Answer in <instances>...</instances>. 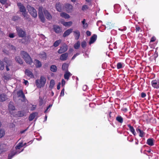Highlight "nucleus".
<instances>
[{
  "label": "nucleus",
  "instance_id": "f257e3e1",
  "mask_svg": "<svg viewBox=\"0 0 159 159\" xmlns=\"http://www.w3.org/2000/svg\"><path fill=\"white\" fill-rule=\"evenodd\" d=\"M20 54L27 63L30 65L32 64L33 63L32 59L27 52L24 51H21Z\"/></svg>",
  "mask_w": 159,
  "mask_h": 159
},
{
  "label": "nucleus",
  "instance_id": "f03ea898",
  "mask_svg": "<svg viewBox=\"0 0 159 159\" xmlns=\"http://www.w3.org/2000/svg\"><path fill=\"white\" fill-rule=\"evenodd\" d=\"M46 79L43 76H41L39 80H36V84L38 88H41L43 87L46 83Z\"/></svg>",
  "mask_w": 159,
  "mask_h": 159
},
{
  "label": "nucleus",
  "instance_id": "7ed1b4c3",
  "mask_svg": "<svg viewBox=\"0 0 159 159\" xmlns=\"http://www.w3.org/2000/svg\"><path fill=\"white\" fill-rule=\"evenodd\" d=\"M16 30L17 32V34L20 37L23 38L25 36L26 33L25 31L23 30L20 27L17 26Z\"/></svg>",
  "mask_w": 159,
  "mask_h": 159
},
{
  "label": "nucleus",
  "instance_id": "20e7f679",
  "mask_svg": "<svg viewBox=\"0 0 159 159\" xmlns=\"http://www.w3.org/2000/svg\"><path fill=\"white\" fill-rule=\"evenodd\" d=\"M28 11L31 15L34 18L37 17V11L33 7L30 6L28 7Z\"/></svg>",
  "mask_w": 159,
  "mask_h": 159
},
{
  "label": "nucleus",
  "instance_id": "39448f33",
  "mask_svg": "<svg viewBox=\"0 0 159 159\" xmlns=\"http://www.w3.org/2000/svg\"><path fill=\"white\" fill-rule=\"evenodd\" d=\"M19 7L20 11L22 13V15L27 13L25 7L21 2H18L17 4Z\"/></svg>",
  "mask_w": 159,
  "mask_h": 159
},
{
  "label": "nucleus",
  "instance_id": "423d86ee",
  "mask_svg": "<svg viewBox=\"0 0 159 159\" xmlns=\"http://www.w3.org/2000/svg\"><path fill=\"white\" fill-rule=\"evenodd\" d=\"M52 27L54 31L57 34H60L62 32L61 27L58 25H53Z\"/></svg>",
  "mask_w": 159,
  "mask_h": 159
},
{
  "label": "nucleus",
  "instance_id": "0eeeda50",
  "mask_svg": "<svg viewBox=\"0 0 159 159\" xmlns=\"http://www.w3.org/2000/svg\"><path fill=\"white\" fill-rule=\"evenodd\" d=\"M42 7L39 8V11L38 12V15L39 19L42 22H44L45 20V18L43 14L42 10Z\"/></svg>",
  "mask_w": 159,
  "mask_h": 159
},
{
  "label": "nucleus",
  "instance_id": "6e6552de",
  "mask_svg": "<svg viewBox=\"0 0 159 159\" xmlns=\"http://www.w3.org/2000/svg\"><path fill=\"white\" fill-rule=\"evenodd\" d=\"M68 49L67 45L66 44H64L62 47L58 50V52L59 54H61L65 52Z\"/></svg>",
  "mask_w": 159,
  "mask_h": 159
},
{
  "label": "nucleus",
  "instance_id": "1a4fd4ad",
  "mask_svg": "<svg viewBox=\"0 0 159 159\" xmlns=\"http://www.w3.org/2000/svg\"><path fill=\"white\" fill-rule=\"evenodd\" d=\"M151 85L154 88H159V80H152L151 82Z\"/></svg>",
  "mask_w": 159,
  "mask_h": 159
},
{
  "label": "nucleus",
  "instance_id": "9d476101",
  "mask_svg": "<svg viewBox=\"0 0 159 159\" xmlns=\"http://www.w3.org/2000/svg\"><path fill=\"white\" fill-rule=\"evenodd\" d=\"M3 62H5L7 64L6 66V68L7 70L8 71L10 70L8 67L11 65V61L10 60H9L7 59V58L5 57L3 60Z\"/></svg>",
  "mask_w": 159,
  "mask_h": 159
},
{
  "label": "nucleus",
  "instance_id": "9b49d317",
  "mask_svg": "<svg viewBox=\"0 0 159 159\" xmlns=\"http://www.w3.org/2000/svg\"><path fill=\"white\" fill-rule=\"evenodd\" d=\"M13 104V102H11L9 103L8 105V109L9 112L11 114L13 113V111L15 110L16 109L15 107Z\"/></svg>",
  "mask_w": 159,
  "mask_h": 159
},
{
  "label": "nucleus",
  "instance_id": "f8f14e48",
  "mask_svg": "<svg viewBox=\"0 0 159 159\" xmlns=\"http://www.w3.org/2000/svg\"><path fill=\"white\" fill-rule=\"evenodd\" d=\"M65 7L66 11L68 13L71 12L73 9V6L69 3L66 4Z\"/></svg>",
  "mask_w": 159,
  "mask_h": 159
},
{
  "label": "nucleus",
  "instance_id": "ddd939ff",
  "mask_svg": "<svg viewBox=\"0 0 159 159\" xmlns=\"http://www.w3.org/2000/svg\"><path fill=\"white\" fill-rule=\"evenodd\" d=\"M68 56L69 54L67 52L63 53L61 55L60 59L62 61H66L67 59Z\"/></svg>",
  "mask_w": 159,
  "mask_h": 159
},
{
  "label": "nucleus",
  "instance_id": "4468645a",
  "mask_svg": "<svg viewBox=\"0 0 159 159\" xmlns=\"http://www.w3.org/2000/svg\"><path fill=\"white\" fill-rule=\"evenodd\" d=\"M73 29L70 28L66 30L63 34V37H66L69 35L73 31Z\"/></svg>",
  "mask_w": 159,
  "mask_h": 159
},
{
  "label": "nucleus",
  "instance_id": "2eb2a0df",
  "mask_svg": "<svg viewBox=\"0 0 159 159\" xmlns=\"http://www.w3.org/2000/svg\"><path fill=\"white\" fill-rule=\"evenodd\" d=\"M136 131L138 133H139V137H143L145 136V133L143 132V131L141 130L140 128V127L138 126L136 129Z\"/></svg>",
  "mask_w": 159,
  "mask_h": 159
},
{
  "label": "nucleus",
  "instance_id": "dca6fc26",
  "mask_svg": "<svg viewBox=\"0 0 159 159\" xmlns=\"http://www.w3.org/2000/svg\"><path fill=\"white\" fill-rule=\"evenodd\" d=\"M25 74L31 78H34V75L32 72L28 69H26L25 71Z\"/></svg>",
  "mask_w": 159,
  "mask_h": 159
},
{
  "label": "nucleus",
  "instance_id": "f3484780",
  "mask_svg": "<svg viewBox=\"0 0 159 159\" xmlns=\"http://www.w3.org/2000/svg\"><path fill=\"white\" fill-rule=\"evenodd\" d=\"M44 14L46 18L49 20H50L52 18V16L46 10H45L43 11Z\"/></svg>",
  "mask_w": 159,
  "mask_h": 159
},
{
  "label": "nucleus",
  "instance_id": "a211bd4d",
  "mask_svg": "<svg viewBox=\"0 0 159 159\" xmlns=\"http://www.w3.org/2000/svg\"><path fill=\"white\" fill-rule=\"evenodd\" d=\"M17 95L18 97L22 98L24 101L25 100V96L22 90H20L18 92Z\"/></svg>",
  "mask_w": 159,
  "mask_h": 159
},
{
  "label": "nucleus",
  "instance_id": "6ab92c4d",
  "mask_svg": "<svg viewBox=\"0 0 159 159\" xmlns=\"http://www.w3.org/2000/svg\"><path fill=\"white\" fill-rule=\"evenodd\" d=\"M97 38V35L94 34L91 37L89 42V44H91L94 43L96 40Z\"/></svg>",
  "mask_w": 159,
  "mask_h": 159
},
{
  "label": "nucleus",
  "instance_id": "aec40b11",
  "mask_svg": "<svg viewBox=\"0 0 159 159\" xmlns=\"http://www.w3.org/2000/svg\"><path fill=\"white\" fill-rule=\"evenodd\" d=\"M7 147V146L4 144L1 145V152H2L7 151L8 149Z\"/></svg>",
  "mask_w": 159,
  "mask_h": 159
},
{
  "label": "nucleus",
  "instance_id": "412c9836",
  "mask_svg": "<svg viewBox=\"0 0 159 159\" xmlns=\"http://www.w3.org/2000/svg\"><path fill=\"white\" fill-rule=\"evenodd\" d=\"M73 33L75 39L76 40H78L79 39L80 36V32L79 30H77L73 31Z\"/></svg>",
  "mask_w": 159,
  "mask_h": 159
},
{
  "label": "nucleus",
  "instance_id": "4be33fe9",
  "mask_svg": "<svg viewBox=\"0 0 159 159\" xmlns=\"http://www.w3.org/2000/svg\"><path fill=\"white\" fill-rule=\"evenodd\" d=\"M154 139L152 138L148 139L147 140V143L150 146H152L154 145Z\"/></svg>",
  "mask_w": 159,
  "mask_h": 159
},
{
  "label": "nucleus",
  "instance_id": "5701e85b",
  "mask_svg": "<svg viewBox=\"0 0 159 159\" xmlns=\"http://www.w3.org/2000/svg\"><path fill=\"white\" fill-rule=\"evenodd\" d=\"M72 75L69 72L66 71L64 74V77L65 79L68 80L69 77Z\"/></svg>",
  "mask_w": 159,
  "mask_h": 159
},
{
  "label": "nucleus",
  "instance_id": "b1692460",
  "mask_svg": "<svg viewBox=\"0 0 159 159\" xmlns=\"http://www.w3.org/2000/svg\"><path fill=\"white\" fill-rule=\"evenodd\" d=\"M56 7L57 10L59 12H61L62 11V6L60 2L57 3L56 5Z\"/></svg>",
  "mask_w": 159,
  "mask_h": 159
},
{
  "label": "nucleus",
  "instance_id": "393cba45",
  "mask_svg": "<svg viewBox=\"0 0 159 159\" xmlns=\"http://www.w3.org/2000/svg\"><path fill=\"white\" fill-rule=\"evenodd\" d=\"M15 61H16L20 64H22L23 63V61L21 57L19 56H17L16 57Z\"/></svg>",
  "mask_w": 159,
  "mask_h": 159
},
{
  "label": "nucleus",
  "instance_id": "a878e982",
  "mask_svg": "<svg viewBox=\"0 0 159 159\" xmlns=\"http://www.w3.org/2000/svg\"><path fill=\"white\" fill-rule=\"evenodd\" d=\"M34 64L37 68H39L42 66L41 62L37 59H35L34 60Z\"/></svg>",
  "mask_w": 159,
  "mask_h": 159
},
{
  "label": "nucleus",
  "instance_id": "bb28decb",
  "mask_svg": "<svg viewBox=\"0 0 159 159\" xmlns=\"http://www.w3.org/2000/svg\"><path fill=\"white\" fill-rule=\"evenodd\" d=\"M61 24L65 26H70L72 25V22L71 21L68 22L63 21L61 22Z\"/></svg>",
  "mask_w": 159,
  "mask_h": 159
},
{
  "label": "nucleus",
  "instance_id": "cd10ccee",
  "mask_svg": "<svg viewBox=\"0 0 159 159\" xmlns=\"http://www.w3.org/2000/svg\"><path fill=\"white\" fill-rule=\"evenodd\" d=\"M57 66L54 65H52L50 67V70L52 72H56L57 70Z\"/></svg>",
  "mask_w": 159,
  "mask_h": 159
},
{
  "label": "nucleus",
  "instance_id": "c85d7f7f",
  "mask_svg": "<svg viewBox=\"0 0 159 159\" xmlns=\"http://www.w3.org/2000/svg\"><path fill=\"white\" fill-rule=\"evenodd\" d=\"M60 16L62 17H64L65 19H68L70 17V16L68 14L64 12L61 13Z\"/></svg>",
  "mask_w": 159,
  "mask_h": 159
},
{
  "label": "nucleus",
  "instance_id": "c756f323",
  "mask_svg": "<svg viewBox=\"0 0 159 159\" xmlns=\"http://www.w3.org/2000/svg\"><path fill=\"white\" fill-rule=\"evenodd\" d=\"M36 113L35 112L31 114L29 116V120L30 121L32 120L35 118Z\"/></svg>",
  "mask_w": 159,
  "mask_h": 159
},
{
  "label": "nucleus",
  "instance_id": "7c9ffc66",
  "mask_svg": "<svg viewBox=\"0 0 159 159\" xmlns=\"http://www.w3.org/2000/svg\"><path fill=\"white\" fill-rule=\"evenodd\" d=\"M128 126L129 129L130 131L134 135H135L136 133L135 132V129L134 127L131 126L129 124L128 125Z\"/></svg>",
  "mask_w": 159,
  "mask_h": 159
},
{
  "label": "nucleus",
  "instance_id": "2f4dec72",
  "mask_svg": "<svg viewBox=\"0 0 159 159\" xmlns=\"http://www.w3.org/2000/svg\"><path fill=\"white\" fill-rule=\"evenodd\" d=\"M68 65L67 64L65 63L63 64L62 66V69L65 71H67L68 70Z\"/></svg>",
  "mask_w": 159,
  "mask_h": 159
},
{
  "label": "nucleus",
  "instance_id": "473e14b6",
  "mask_svg": "<svg viewBox=\"0 0 159 159\" xmlns=\"http://www.w3.org/2000/svg\"><path fill=\"white\" fill-rule=\"evenodd\" d=\"M22 15L24 17V18L27 20V21H30L31 19L30 17V16L28 15L27 12L24 13Z\"/></svg>",
  "mask_w": 159,
  "mask_h": 159
},
{
  "label": "nucleus",
  "instance_id": "72a5a7b5",
  "mask_svg": "<svg viewBox=\"0 0 159 159\" xmlns=\"http://www.w3.org/2000/svg\"><path fill=\"white\" fill-rule=\"evenodd\" d=\"M20 19V17L18 16H14L12 17V20L16 22L18 21Z\"/></svg>",
  "mask_w": 159,
  "mask_h": 159
},
{
  "label": "nucleus",
  "instance_id": "f704fd0d",
  "mask_svg": "<svg viewBox=\"0 0 159 159\" xmlns=\"http://www.w3.org/2000/svg\"><path fill=\"white\" fill-rule=\"evenodd\" d=\"M55 84V81L53 80H52L50 82V84L49 86L50 88L52 89L53 88Z\"/></svg>",
  "mask_w": 159,
  "mask_h": 159
},
{
  "label": "nucleus",
  "instance_id": "c9c22d12",
  "mask_svg": "<svg viewBox=\"0 0 159 159\" xmlns=\"http://www.w3.org/2000/svg\"><path fill=\"white\" fill-rule=\"evenodd\" d=\"M80 42L79 41H78L77 43L74 44V47L75 49H77L80 47Z\"/></svg>",
  "mask_w": 159,
  "mask_h": 159
},
{
  "label": "nucleus",
  "instance_id": "e433bc0d",
  "mask_svg": "<svg viewBox=\"0 0 159 159\" xmlns=\"http://www.w3.org/2000/svg\"><path fill=\"white\" fill-rule=\"evenodd\" d=\"M25 114V113L24 111H20L18 112V113L16 115L18 117H22L24 116Z\"/></svg>",
  "mask_w": 159,
  "mask_h": 159
},
{
  "label": "nucleus",
  "instance_id": "4c0bfd02",
  "mask_svg": "<svg viewBox=\"0 0 159 159\" xmlns=\"http://www.w3.org/2000/svg\"><path fill=\"white\" fill-rule=\"evenodd\" d=\"M61 40L60 39L56 41L54 43L53 46L55 47H57L59 46L61 43Z\"/></svg>",
  "mask_w": 159,
  "mask_h": 159
},
{
  "label": "nucleus",
  "instance_id": "58836bf2",
  "mask_svg": "<svg viewBox=\"0 0 159 159\" xmlns=\"http://www.w3.org/2000/svg\"><path fill=\"white\" fill-rule=\"evenodd\" d=\"M116 120L119 123H122L123 122V120L122 117L120 116H118L116 118Z\"/></svg>",
  "mask_w": 159,
  "mask_h": 159
},
{
  "label": "nucleus",
  "instance_id": "ea45409f",
  "mask_svg": "<svg viewBox=\"0 0 159 159\" xmlns=\"http://www.w3.org/2000/svg\"><path fill=\"white\" fill-rule=\"evenodd\" d=\"M7 99V96L4 94H1V102L4 101Z\"/></svg>",
  "mask_w": 159,
  "mask_h": 159
},
{
  "label": "nucleus",
  "instance_id": "a19ab883",
  "mask_svg": "<svg viewBox=\"0 0 159 159\" xmlns=\"http://www.w3.org/2000/svg\"><path fill=\"white\" fill-rule=\"evenodd\" d=\"M85 21L86 20L85 19H84L82 21L83 27L84 29L88 27V24L87 23H85Z\"/></svg>",
  "mask_w": 159,
  "mask_h": 159
},
{
  "label": "nucleus",
  "instance_id": "79ce46f5",
  "mask_svg": "<svg viewBox=\"0 0 159 159\" xmlns=\"http://www.w3.org/2000/svg\"><path fill=\"white\" fill-rule=\"evenodd\" d=\"M39 57L41 58L46 59L47 57V55L46 53L43 52L39 54Z\"/></svg>",
  "mask_w": 159,
  "mask_h": 159
},
{
  "label": "nucleus",
  "instance_id": "37998d69",
  "mask_svg": "<svg viewBox=\"0 0 159 159\" xmlns=\"http://www.w3.org/2000/svg\"><path fill=\"white\" fill-rule=\"evenodd\" d=\"M22 143H19L15 147V148L16 149H19L20 148L23 147L22 145Z\"/></svg>",
  "mask_w": 159,
  "mask_h": 159
},
{
  "label": "nucleus",
  "instance_id": "c03bdc74",
  "mask_svg": "<svg viewBox=\"0 0 159 159\" xmlns=\"http://www.w3.org/2000/svg\"><path fill=\"white\" fill-rule=\"evenodd\" d=\"M87 44L85 41H83L81 43V46L82 47L84 48L86 46Z\"/></svg>",
  "mask_w": 159,
  "mask_h": 159
},
{
  "label": "nucleus",
  "instance_id": "a18cd8bd",
  "mask_svg": "<svg viewBox=\"0 0 159 159\" xmlns=\"http://www.w3.org/2000/svg\"><path fill=\"white\" fill-rule=\"evenodd\" d=\"M16 153H11L9 154L8 156V159H11L12 157L16 155Z\"/></svg>",
  "mask_w": 159,
  "mask_h": 159
},
{
  "label": "nucleus",
  "instance_id": "49530a36",
  "mask_svg": "<svg viewBox=\"0 0 159 159\" xmlns=\"http://www.w3.org/2000/svg\"><path fill=\"white\" fill-rule=\"evenodd\" d=\"M136 32H137L139 31H142V29L138 25H136Z\"/></svg>",
  "mask_w": 159,
  "mask_h": 159
},
{
  "label": "nucleus",
  "instance_id": "de8ad7c7",
  "mask_svg": "<svg viewBox=\"0 0 159 159\" xmlns=\"http://www.w3.org/2000/svg\"><path fill=\"white\" fill-rule=\"evenodd\" d=\"M122 67V64L121 62H118L117 65V68L118 69H120Z\"/></svg>",
  "mask_w": 159,
  "mask_h": 159
},
{
  "label": "nucleus",
  "instance_id": "09e8293b",
  "mask_svg": "<svg viewBox=\"0 0 159 159\" xmlns=\"http://www.w3.org/2000/svg\"><path fill=\"white\" fill-rule=\"evenodd\" d=\"M43 99L41 97H39V105L40 106H42L43 103Z\"/></svg>",
  "mask_w": 159,
  "mask_h": 159
},
{
  "label": "nucleus",
  "instance_id": "8fccbe9b",
  "mask_svg": "<svg viewBox=\"0 0 159 159\" xmlns=\"http://www.w3.org/2000/svg\"><path fill=\"white\" fill-rule=\"evenodd\" d=\"M5 134V131L4 130L1 129V138L3 137Z\"/></svg>",
  "mask_w": 159,
  "mask_h": 159
},
{
  "label": "nucleus",
  "instance_id": "3c124183",
  "mask_svg": "<svg viewBox=\"0 0 159 159\" xmlns=\"http://www.w3.org/2000/svg\"><path fill=\"white\" fill-rule=\"evenodd\" d=\"M4 68V66L3 64V62L1 61V70H3Z\"/></svg>",
  "mask_w": 159,
  "mask_h": 159
},
{
  "label": "nucleus",
  "instance_id": "603ef678",
  "mask_svg": "<svg viewBox=\"0 0 159 159\" xmlns=\"http://www.w3.org/2000/svg\"><path fill=\"white\" fill-rule=\"evenodd\" d=\"M52 104H50L47 108L45 110V111H44V112L45 113H46V112H47V111H48V109H49V108H50V107H52Z\"/></svg>",
  "mask_w": 159,
  "mask_h": 159
},
{
  "label": "nucleus",
  "instance_id": "864d4df0",
  "mask_svg": "<svg viewBox=\"0 0 159 159\" xmlns=\"http://www.w3.org/2000/svg\"><path fill=\"white\" fill-rule=\"evenodd\" d=\"M88 9V7L87 5H85L83 6L82 9V10H84Z\"/></svg>",
  "mask_w": 159,
  "mask_h": 159
},
{
  "label": "nucleus",
  "instance_id": "5fc2aeb1",
  "mask_svg": "<svg viewBox=\"0 0 159 159\" xmlns=\"http://www.w3.org/2000/svg\"><path fill=\"white\" fill-rule=\"evenodd\" d=\"M79 54L80 53H76L75 54H74L73 57H72L71 60H73L75 59V58L76 57V56L79 55Z\"/></svg>",
  "mask_w": 159,
  "mask_h": 159
},
{
  "label": "nucleus",
  "instance_id": "6e6d98bb",
  "mask_svg": "<svg viewBox=\"0 0 159 159\" xmlns=\"http://www.w3.org/2000/svg\"><path fill=\"white\" fill-rule=\"evenodd\" d=\"M156 38H155V37L154 36H153L151 38V39L150 40V42H154L156 40Z\"/></svg>",
  "mask_w": 159,
  "mask_h": 159
},
{
  "label": "nucleus",
  "instance_id": "4d7b16f0",
  "mask_svg": "<svg viewBox=\"0 0 159 159\" xmlns=\"http://www.w3.org/2000/svg\"><path fill=\"white\" fill-rule=\"evenodd\" d=\"M141 97L142 98H144V97H146V94L145 93L142 92L141 93Z\"/></svg>",
  "mask_w": 159,
  "mask_h": 159
},
{
  "label": "nucleus",
  "instance_id": "13d9d810",
  "mask_svg": "<svg viewBox=\"0 0 159 159\" xmlns=\"http://www.w3.org/2000/svg\"><path fill=\"white\" fill-rule=\"evenodd\" d=\"M65 83L66 82L65 80L63 79H62L61 80V85L62 87L64 86Z\"/></svg>",
  "mask_w": 159,
  "mask_h": 159
},
{
  "label": "nucleus",
  "instance_id": "bf43d9fd",
  "mask_svg": "<svg viewBox=\"0 0 159 159\" xmlns=\"http://www.w3.org/2000/svg\"><path fill=\"white\" fill-rule=\"evenodd\" d=\"M7 0H1V3L2 4H5Z\"/></svg>",
  "mask_w": 159,
  "mask_h": 159
},
{
  "label": "nucleus",
  "instance_id": "052dcab7",
  "mask_svg": "<svg viewBox=\"0 0 159 159\" xmlns=\"http://www.w3.org/2000/svg\"><path fill=\"white\" fill-rule=\"evenodd\" d=\"M64 90H61V91L60 93V96H63L64 94Z\"/></svg>",
  "mask_w": 159,
  "mask_h": 159
},
{
  "label": "nucleus",
  "instance_id": "680f3d73",
  "mask_svg": "<svg viewBox=\"0 0 159 159\" xmlns=\"http://www.w3.org/2000/svg\"><path fill=\"white\" fill-rule=\"evenodd\" d=\"M86 33L87 35L88 36H90L91 34V32L89 30H88L86 31Z\"/></svg>",
  "mask_w": 159,
  "mask_h": 159
},
{
  "label": "nucleus",
  "instance_id": "e2e57ef3",
  "mask_svg": "<svg viewBox=\"0 0 159 159\" xmlns=\"http://www.w3.org/2000/svg\"><path fill=\"white\" fill-rule=\"evenodd\" d=\"M9 36L11 38H13L15 37L14 34L10 33L9 34Z\"/></svg>",
  "mask_w": 159,
  "mask_h": 159
},
{
  "label": "nucleus",
  "instance_id": "0e129e2a",
  "mask_svg": "<svg viewBox=\"0 0 159 159\" xmlns=\"http://www.w3.org/2000/svg\"><path fill=\"white\" fill-rule=\"evenodd\" d=\"M36 108V106L35 105H33L32 107L31 108V110L33 111L35 110Z\"/></svg>",
  "mask_w": 159,
  "mask_h": 159
},
{
  "label": "nucleus",
  "instance_id": "69168bd1",
  "mask_svg": "<svg viewBox=\"0 0 159 159\" xmlns=\"http://www.w3.org/2000/svg\"><path fill=\"white\" fill-rule=\"evenodd\" d=\"M88 89L87 86L86 85H84L83 86V89Z\"/></svg>",
  "mask_w": 159,
  "mask_h": 159
},
{
  "label": "nucleus",
  "instance_id": "338daca9",
  "mask_svg": "<svg viewBox=\"0 0 159 159\" xmlns=\"http://www.w3.org/2000/svg\"><path fill=\"white\" fill-rule=\"evenodd\" d=\"M61 83H59L57 85V89H59L60 88Z\"/></svg>",
  "mask_w": 159,
  "mask_h": 159
},
{
  "label": "nucleus",
  "instance_id": "774afa93",
  "mask_svg": "<svg viewBox=\"0 0 159 159\" xmlns=\"http://www.w3.org/2000/svg\"><path fill=\"white\" fill-rule=\"evenodd\" d=\"M126 29V28L125 27H124L123 29L119 28V30L121 31H123L124 30H125Z\"/></svg>",
  "mask_w": 159,
  "mask_h": 159
}]
</instances>
